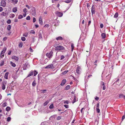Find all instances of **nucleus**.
<instances>
[{"mask_svg": "<svg viewBox=\"0 0 125 125\" xmlns=\"http://www.w3.org/2000/svg\"><path fill=\"white\" fill-rule=\"evenodd\" d=\"M38 73V72L36 71H31L29 73L27 77H30L32 75L34 74V76H35Z\"/></svg>", "mask_w": 125, "mask_h": 125, "instance_id": "obj_1", "label": "nucleus"}, {"mask_svg": "<svg viewBox=\"0 0 125 125\" xmlns=\"http://www.w3.org/2000/svg\"><path fill=\"white\" fill-rule=\"evenodd\" d=\"M53 55V52L51 51L50 52L47 53L46 54V55L50 59L52 58Z\"/></svg>", "mask_w": 125, "mask_h": 125, "instance_id": "obj_2", "label": "nucleus"}, {"mask_svg": "<svg viewBox=\"0 0 125 125\" xmlns=\"http://www.w3.org/2000/svg\"><path fill=\"white\" fill-rule=\"evenodd\" d=\"M31 13L34 16H35L36 14L35 8L34 7H32L31 10Z\"/></svg>", "mask_w": 125, "mask_h": 125, "instance_id": "obj_3", "label": "nucleus"}, {"mask_svg": "<svg viewBox=\"0 0 125 125\" xmlns=\"http://www.w3.org/2000/svg\"><path fill=\"white\" fill-rule=\"evenodd\" d=\"M7 82L6 81H3L2 82V88L3 90H4L5 89V86L7 85Z\"/></svg>", "mask_w": 125, "mask_h": 125, "instance_id": "obj_4", "label": "nucleus"}, {"mask_svg": "<svg viewBox=\"0 0 125 125\" xmlns=\"http://www.w3.org/2000/svg\"><path fill=\"white\" fill-rule=\"evenodd\" d=\"M64 49V47L62 46H57L55 47V49L57 51L63 50Z\"/></svg>", "mask_w": 125, "mask_h": 125, "instance_id": "obj_5", "label": "nucleus"}, {"mask_svg": "<svg viewBox=\"0 0 125 125\" xmlns=\"http://www.w3.org/2000/svg\"><path fill=\"white\" fill-rule=\"evenodd\" d=\"M29 66L30 65L29 63L27 62H26L23 66V69L24 70H26L29 67Z\"/></svg>", "mask_w": 125, "mask_h": 125, "instance_id": "obj_6", "label": "nucleus"}, {"mask_svg": "<svg viewBox=\"0 0 125 125\" xmlns=\"http://www.w3.org/2000/svg\"><path fill=\"white\" fill-rule=\"evenodd\" d=\"M3 50L0 53V57L1 58H3L4 56V53L6 50V47H4Z\"/></svg>", "mask_w": 125, "mask_h": 125, "instance_id": "obj_7", "label": "nucleus"}, {"mask_svg": "<svg viewBox=\"0 0 125 125\" xmlns=\"http://www.w3.org/2000/svg\"><path fill=\"white\" fill-rule=\"evenodd\" d=\"M0 6L4 7H5L6 6L5 1L4 0H1L0 2Z\"/></svg>", "mask_w": 125, "mask_h": 125, "instance_id": "obj_8", "label": "nucleus"}, {"mask_svg": "<svg viewBox=\"0 0 125 125\" xmlns=\"http://www.w3.org/2000/svg\"><path fill=\"white\" fill-rule=\"evenodd\" d=\"M45 68H46L53 69L54 68V67L53 64H51L46 66Z\"/></svg>", "mask_w": 125, "mask_h": 125, "instance_id": "obj_9", "label": "nucleus"}, {"mask_svg": "<svg viewBox=\"0 0 125 125\" xmlns=\"http://www.w3.org/2000/svg\"><path fill=\"white\" fill-rule=\"evenodd\" d=\"M55 13L56 15L59 17H61L63 15L62 13L59 11H56L55 12Z\"/></svg>", "mask_w": 125, "mask_h": 125, "instance_id": "obj_10", "label": "nucleus"}, {"mask_svg": "<svg viewBox=\"0 0 125 125\" xmlns=\"http://www.w3.org/2000/svg\"><path fill=\"white\" fill-rule=\"evenodd\" d=\"M91 12L92 15L94 14L95 13V10L94 7V5H93L91 8Z\"/></svg>", "mask_w": 125, "mask_h": 125, "instance_id": "obj_11", "label": "nucleus"}, {"mask_svg": "<svg viewBox=\"0 0 125 125\" xmlns=\"http://www.w3.org/2000/svg\"><path fill=\"white\" fill-rule=\"evenodd\" d=\"M11 58L13 60H14L16 61H18L19 60V57L15 56H13L11 57Z\"/></svg>", "mask_w": 125, "mask_h": 125, "instance_id": "obj_12", "label": "nucleus"}, {"mask_svg": "<svg viewBox=\"0 0 125 125\" xmlns=\"http://www.w3.org/2000/svg\"><path fill=\"white\" fill-rule=\"evenodd\" d=\"M80 70H81V67L80 66H78L76 70V73L78 74H79L80 73Z\"/></svg>", "mask_w": 125, "mask_h": 125, "instance_id": "obj_13", "label": "nucleus"}, {"mask_svg": "<svg viewBox=\"0 0 125 125\" xmlns=\"http://www.w3.org/2000/svg\"><path fill=\"white\" fill-rule=\"evenodd\" d=\"M39 23L41 25H42L43 24L42 19L41 16L39 17Z\"/></svg>", "mask_w": 125, "mask_h": 125, "instance_id": "obj_14", "label": "nucleus"}, {"mask_svg": "<svg viewBox=\"0 0 125 125\" xmlns=\"http://www.w3.org/2000/svg\"><path fill=\"white\" fill-rule=\"evenodd\" d=\"M38 38L39 40H40L42 41V40L43 38L42 37V33H41L39 32L38 35Z\"/></svg>", "mask_w": 125, "mask_h": 125, "instance_id": "obj_15", "label": "nucleus"}, {"mask_svg": "<svg viewBox=\"0 0 125 125\" xmlns=\"http://www.w3.org/2000/svg\"><path fill=\"white\" fill-rule=\"evenodd\" d=\"M111 74L110 73L109 74L108 76H106V79H107L108 81H109L111 78Z\"/></svg>", "mask_w": 125, "mask_h": 125, "instance_id": "obj_16", "label": "nucleus"}, {"mask_svg": "<svg viewBox=\"0 0 125 125\" xmlns=\"http://www.w3.org/2000/svg\"><path fill=\"white\" fill-rule=\"evenodd\" d=\"M66 82V79H63L61 83L60 84V85L61 86H63L64 85Z\"/></svg>", "mask_w": 125, "mask_h": 125, "instance_id": "obj_17", "label": "nucleus"}, {"mask_svg": "<svg viewBox=\"0 0 125 125\" xmlns=\"http://www.w3.org/2000/svg\"><path fill=\"white\" fill-rule=\"evenodd\" d=\"M9 74V73L8 72H7L5 73L4 76V78L6 79H8V76Z\"/></svg>", "mask_w": 125, "mask_h": 125, "instance_id": "obj_18", "label": "nucleus"}, {"mask_svg": "<svg viewBox=\"0 0 125 125\" xmlns=\"http://www.w3.org/2000/svg\"><path fill=\"white\" fill-rule=\"evenodd\" d=\"M48 124L49 123H48V122L45 121L42 122L40 125H48Z\"/></svg>", "mask_w": 125, "mask_h": 125, "instance_id": "obj_19", "label": "nucleus"}, {"mask_svg": "<svg viewBox=\"0 0 125 125\" xmlns=\"http://www.w3.org/2000/svg\"><path fill=\"white\" fill-rule=\"evenodd\" d=\"M17 10V7H14L12 9V11L14 12H16Z\"/></svg>", "mask_w": 125, "mask_h": 125, "instance_id": "obj_20", "label": "nucleus"}, {"mask_svg": "<svg viewBox=\"0 0 125 125\" xmlns=\"http://www.w3.org/2000/svg\"><path fill=\"white\" fill-rule=\"evenodd\" d=\"M56 39L57 40H63V38L61 36H59L58 37L56 38Z\"/></svg>", "mask_w": 125, "mask_h": 125, "instance_id": "obj_21", "label": "nucleus"}, {"mask_svg": "<svg viewBox=\"0 0 125 125\" xmlns=\"http://www.w3.org/2000/svg\"><path fill=\"white\" fill-rule=\"evenodd\" d=\"M101 36L103 39L105 38L106 37L105 34L103 33L101 34Z\"/></svg>", "mask_w": 125, "mask_h": 125, "instance_id": "obj_22", "label": "nucleus"}, {"mask_svg": "<svg viewBox=\"0 0 125 125\" xmlns=\"http://www.w3.org/2000/svg\"><path fill=\"white\" fill-rule=\"evenodd\" d=\"M7 15V13L6 12H2L1 14V15L3 16H5Z\"/></svg>", "mask_w": 125, "mask_h": 125, "instance_id": "obj_23", "label": "nucleus"}, {"mask_svg": "<svg viewBox=\"0 0 125 125\" xmlns=\"http://www.w3.org/2000/svg\"><path fill=\"white\" fill-rule=\"evenodd\" d=\"M12 1V3L14 4H15L17 3L18 2V0H11Z\"/></svg>", "mask_w": 125, "mask_h": 125, "instance_id": "obj_24", "label": "nucleus"}, {"mask_svg": "<svg viewBox=\"0 0 125 125\" xmlns=\"http://www.w3.org/2000/svg\"><path fill=\"white\" fill-rule=\"evenodd\" d=\"M119 79H117L116 80V81L114 83H115V84L117 85L119 84Z\"/></svg>", "mask_w": 125, "mask_h": 125, "instance_id": "obj_25", "label": "nucleus"}, {"mask_svg": "<svg viewBox=\"0 0 125 125\" xmlns=\"http://www.w3.org/2000/svg\"><path fill=\"white\" fill-rule=\"evenodd\" d=\"M10 63L11 66L13 67H14L16 66V64H15L14 63H13L12 62H10Z\"/></svg>", "mask_w": 125, "mask_h": 125, "instance_id": "obj_26", "label": "nucleus"}, {"mask_svg": "<svg viewBox=\"0 0 125 125\" xmlns=\"http://www.w3.org/2000/svg\"><path fill=\"white\" fill-rule=\"evenodd\" d=\"M49 102V101L47 100L43 104V105L44 106H45L47 105Z\"/></svg>", "mask_w": 125, "mask_h": 125, "instance_id": "obj_27", "label": "nucleus"}, {"mask_svg": "<svg viewBox=\"0 0 125 125\" xmlns=\"http://www.w3.org/2000/svg\"><path fill=\"white\" fill-rule=\"evenodd\" d=\"M7 105V103L5 102L2 104L1 106L3 107L6 106Z\"/></svg>", "mask_w": 125, "mask_h": 125, "instance_id": "obj_28", "label": "nucleus"}, {"mask_svg": "<svg viewBox=\"0 0 125 125\" xmlns=\"http://www.w3.org/2000/svg\"><path fill=\"white\" fill-rule=\"evenodd\" d=\"M10 110V107L9 106H7L6 107V110L7 111H9Z\"/></svg>", "mask_w": 125, "mask_h": 125, "instance_id": "obj_29", "label": "nucleus"}, {"mask_svg": "<svg viewBox=\"0 0 125 125\" xmlns=\"http://www.w3.org/2000/svg\"><path fill=\"white\" fill-rule=\"evenodd\" d=\"M11 28V26L10 25H8L7 27V29L8 31H10Z\"/></svg>", "mask_w": 125, "mask_h": 125, "instance_id": "obj_30", "label": "nucleus"}, {"mask_svg": "<svg viewBox=\"0 0 125 125\" xmlns=\"http://www.w3.org/2000/svg\"><path fill=\"white\" fill-rule=\"evenodd\" d=\"M118 13L117 12H116L114 15V18L117 17L118 16Z\"/></svg>", "mask_w": 125, "mask_h": 125, "instance_id": "obj_31", "label": "nucleus"}, {"mask_svg": "<svg viewBox=\"0 0 125 125\" xmlns=\"http://www.w3.org/2000/svg\"><path fill=\"white\" fill-rule=\"evenodd\" d=\"M22 42H20L19 44V47L21 48L22 46Z\"/></svg>", "mask_w": 125, "mask_h": 125, "instance_id": "obj_32", "label": "nucleus"}, {"mask_svg": "<svg viewBox=\"0 0 125 125\" xmlns=\"http://www.w3.org/2000/svg\"><path fill=\"white\" fill-rule=\"evenodd\" d=\"M15 15L13 14H10V17L11 18H13L15 17Z\"/></svg>", "mask_w": 125, "mask_h": 125, "instance_id": "obj_33", "label": "nucleus"}, {"mask_svg": "<svg viewBox=\"0 0 125 125\" xmlns=\"http://www.w3.org/2000/svg\"><path fill=\"white\" fill-rule=\"evenodd\" d=\"M32 85L33 86H35L36 85V83L35 80H34V81L32 82Z\"/></svg>", "mask_w": 125, "mask_h": 125, "instance_id": "obj_34", "label": "nucleus"}, {"mask_svg": "<svg viewBox=\"0 0 125 125\" xmlns=\"http://www.w3.org/2000/svg\"><path fill=\"white\" fill-rule=\"evenodd\" d=\"M4 61H1V62L0 63V66H3L4 64Z\"/></svg>", "mask_w": 125, "mask_h": 125, "instance_id": "obj_35", "label": "nucleus"}, {"mask_svg": "<svg viewBox=\"0 0 125 125\" xmlns=\"http://www.w3.org/2000/svg\"><path fill=\"white\" fill-rule=\"evenodd\" d=\"M65 58V57L63 55L61 56L60 60H62L64 59Z\"/></svg>", "mask_w": 125, "mask_h": 125, "instance_id": "obj_36", "label": "nucleus"}, {"mask_svg": "<svg viewBox=\"0 0 125 125\" xmlns=\"http://www.w3.org/2000/svg\"><path fill=\"white\" fill-rule=\"evenodd\" d=\"M49 108L50 109H52L53 108V104H51L49 106Z\"/></svg>", "mask_w": 125, "mask_h": 125, "instance_id": "obj_37", "label": "nucleus"}, {"mask_svg": "<svg viewBox=\"0 0 125 125\" xmlns=\"http://www.w3.org/2000/svg\"><path fill=\"white\" fill-rule=\"evenodd\" d=\"M21 40L23 41H25L26 40V38L24 37H22L21 38Z\"/></svg>", "mask_w": 125, "mask_h": 125, "instance_id": "obj_38", "label": "nucleus"}, {"mask_svg": "<svg viewBox=\"0 0 125 125\" xmlns=\"http://www.w3.org/2000/svg\"><path fill=\"white\" fill-rule=\"evenodd\" d=\"M70 86L69 85H67L65 87V89L66 90H68L70 88Z\"/></svg>", "mask_w": 125, "mask_h": 125, "instance_id": "obj_39", "label": "nucleus"}, {"mask_svg": "<svg viewBox=\"0 0 125 125\" xmlns=\"http://www.w3.org/2000/svg\"><path fill=\"white\" fill-rule=\"evenodd\" d=\"M23 16L22 15H20L18 16V18L19 19H21L22 18Z\"/></svg>", "mask_w": 125, "mask_h": 125, "instance_id": "obj_40", "label": "nucleus"}, {"mask_svg": "<svg viewBox=\"0 0 125 125\" xmlns=\"http://www.w3.org/2000/svg\"><path fill=\"white\" fill-rule=\"evenodd\" d=\"M61 119V116H58L57 118V120H59Z\"/></svg>", "mask_w": 125, "mask_h": 125, "instance_id": "obj_41", "label": "nucleus"}, {"mask_svg": "<svg viewBox=\"0 0 125 125\" xmlns=\"http://www.w3.org/2000/svg\"><path fill=\"white\" fill-rule=\"evenodd\" d=\"M30 33H31L34 34L35 32L34 30H31L30 31Z\"/></svg>", "mask_w": 125, "mask_h": 125, "instance_id": "obj_42", "label": "nucleus"}, {"mask_svg": "<svg viewBox=\"0 0 125 125\" xmlns=\"http://www.w3.org/2000/svg\"><path fill=\"white\" fill-rule=\"evenodd\" d=\"M97 66V64H94L93 66V68L95 69Z\"/></svg>", "mask_w": 125, "mask_h": 125, "instance_id": "obj_43", "label": "nucleus"}, {"mask_svg": "<svg viewBox=\"0 0 125 125\" xmlns=\"http://www.w3.org/2000/svg\"><path fill=\"white\" fill-rule=\"evenodd\" d=\"M123 96L124 95H123V94H120L119 95V98H121L122 97H123Z\"/></svg>", "mask_w": 125, "mask_h": 125, "instance_id": "obj_44", "label": "nucleus"}, {"mask_svg": "<svg viewBox=\"0 0 125 125\" xmlns=\"http://www.w3.org/2000/svg\"><path fill=\"white\" fill-rule=\"evenodd\" d=\"M11 120V118L10 117H9L7 118V121L8 122L10 121Z\"/></svg>", "mask_w": 125, "mask_h": 125, "instance_id": "obj_45", "label": "nucleus"}, {"mask_svg": "<svg viewBox=\"0 0 125 125\" xmlns=\"http://www.w3.org/2000/svg\"><path fill=\"white\" fill-rule=\"evenodd\" d=\"M64 106L66 108H69V105L67 104H65L64 105Z\"/></svg>", "mask_w": 125, "mask_h": 125, "instance_id": "obj_46", "label": "nucleus"}, {"mask_svg": "<svg viewBox=\"0 0 125 125\" xmlns=\"http://www.w3.org/2000/svg\"><path fill=\"white\" fill-rule=\"evenodd\" d=\"M68 72V71H65L62 72V74H65L67 73Z\"/></svg>", "mask_w": 125, "mask_h": 125, "instance_id": "obj_47", "label": "nucleus"}, {"mask_svg": "<svg viewBox=\"0 0 125 125\" xmlns=\"http://www.w3.org/2000/svg\"><path fill=\"white\" fill-rule=\"evenodd\" d=\"M96 110L97 113H99L100 112V111L99 108H96Z\"/></svg>", "mask_w": 125, "mask_h": 125, "instance_id": "obj_48", "label": "nucleus"}, {"mask_svg": "<svg viewBox=\"0 0 125 125\" xmlns=\"http://www.w3.org/2000/svg\"><path fill=\"white\" fill-rule=\"evenodd\" d=\"M55 117L54 115H53V116H51L50 118V120H51L52 119V118H54Z\"/></svg>", "mask_w": 125, "mask_h": 125, "instance_id": "obj_49", "label": "nucleus"}, {"mask_svg": "<svg viewBox=\"0 0 125 125\" xmlns=\"http://www.w3.org/2000/svg\"><path fill=\"white\" fill-rule=\"evenodd\" d=\"M7 23L9 24H10L11 23V20H9L7 21Z\"/></svg>", "mask_w": 125, "mask_h": 125, "instance_id": "obj_50", "label": "nucleus"}, {"mask_svg": "<svg viewBox=\"0 0 125 125\" xmlns=\"http://www.w3.org/2000/svg\"><path fill=\"white\" fill-rule=\"evenodd\" d=\"M23 11L25 13H26L27 12V9L26 8H25L23 10Z\"/></svg>", "mask_w": 125, "mask_h": 125, "instance_id": "obj_51", "label": "nucleus"}, {"mask_svg": "<svg viewBox=\"0 0 125 125\" xmlns=\"http://www.w3.org/2000/svg\"><path fill=\"white\" fill-rule=\"evenodd\" d=\"M30 17L29 16H28L27 17L26 19L27 20H30Z\"/></svg>", "mask_w": 125, "mask_h": 125, "instance_id": "obj_52", "label": "nucleus"}, {"mask_svg": "<svg viewBox=\"0 0 125 125\" xmlns=\"http://www.w3.org/2000/svg\"><path fill=\"white\" fill-rule=\"evenodd\" d=\"M44 27H49V24H45L44 26Z\"/></svg>", "mask_w": 125, "mask_h": 125, "instance_id": "obj_53", "label": "nucleus"}, {"mask_svg": "<svg viewBox=\"0 0 125 125\" xmlns=\"http://www.w3.org/2000/svg\"><path fill=\"white\" fill-rule=\"evenodd\" d=\"M71 2V0H67L65 1V2L66 3H68Z\"/></svg>", "mask_w": 125, "mask_h": 125, "instance_id": "obj_54", "label": "nucleus"}, {"mask_svg": "<svg viewBox=\"0 0 125 125\" xmlns=\"http://www.w3.org/2000/svg\"><path fill=\"white\" fill-rule=\"evenodd\" d=\"M64 103L65 104H68L69 103V102L68 101H66L64 102Z\"/></svg>", "mask_w": 125, "mask_h": 125, "instance_id": "obj_55", "label": "nucleus"}, {"mask_svg": "<svg viewBox=\"0 0 125 125\" xmlns=\"http://www.w3.org/2000/svg\"><path fill=\"white\" fill-rule=\"evenodd\" d=\"M99 103H97V108H99Z\"/></svg>", "mask_w": 125, "mask_h": 125, "instance_id": "obj_56", "label": "nucleus"}, {"mask_svg": "<svg viewBox=\"0 0 125 125\" xmlns=\"http://www.w3.org/2000/svg\"><path fill=\"white\" fill-rule=\"evenodd\" d=\"M3 10V9L1 7H0V12H1Z\"/></svg>", "mask_w": 125, "mask_h": 125, "instance_id": "obj_57", "label": "nucleus"}, {"mask_svg": "<svg viewBox=\"0 0 125 125\" xmlns=\"http://www.w3.org/2000/svg\"><path fill=\"white\" fill-rule=\"evenodd\" d=\"M23 35L24 36L26 37H27L28 35L27 33H24V34H23Z\"/></svg>", "mask_w": 125, "mask_h": 125, "instance_id": "obj_58", "label": "nucleus"}, {"mask_svg": "<svg viewBox=\"0 0 125 125\" xmlns=\"http://www.w3.org/2000/svg\"><path fill=\"white\" fill-rule=\"evenodd\" d=\"M36 21V19L35 17H33V22H35Z\"/></svg>", "mask_w": 125, "mask_h": 125, "instance_id": "obj_59", "label": "nucleus"}, {"mask_svg": "<svg viewBox=\"0 0 125 125\" xmlns=\"http://www.w3.org/2000/svg\"><path fill=\"white\" fill-rule=\"evenodd\" d=\"M101 85H102L103 86L104 85V83L103 82H101Z\"/></svg>", "mask_w": 125, "mask_h": 125, "instance_id": "obj_60", "label": "nucleus"}, {"mask_svg": "<svg viewBox=\"0 0 125 125\" xmlns=\"http://www.w3.org/2000/svg\"><path fill=\"white\" fill-rule=\"evenodd\" d=\"M36 39L35 38L33 37L32 38V42H34L35 41Z\"/></svg>", "mask_w": 125, "mask_h": 125, "instance_id": "obj_61", "label": "nucleus"}, {"mask_svg": "<svg viewBox=\"0 0 125 125\" xmlns=\"http://www.w3.org/2000/svg\"><path fill=\"white\" fill-rule=\"evenodd\" d=\"M7 39V37H5L3 38V40L4 41H5Z\"/></svg>", "mask_w": 125, "mask_h": 125, "instance_id": "obj_62", "label": "nucleus"}, {"mask_svg": "<svg viewBox=\"0 0 125 125\" xmlns=\"http://www.w3.org/2000/svg\"><path fill=\"white\" fill-rule=\"evenodd\" d=\"M95 99L97 101L98 100L99 98L98 97L96 96L95 97Z\"/></svg>", "mask_w": 125, "mask_h": 125, "instance_id": "obj_63", "label": "nucleus"}, {"mask_svg": "<svg viewBox=\"0 0 125 125\" xmlns=\"http://www.w3.org/2000/svg\"><path fill=\"white\" fill-rule=\"evenodd\" d=\"M100 27L101 28H102L103 27V25L102 24H101L100 25Z\"/></svg>", "mask_w": 125, "mask_h": 125, "instance_id": "obj_64", "label": "nucleus"}]
</instances>
